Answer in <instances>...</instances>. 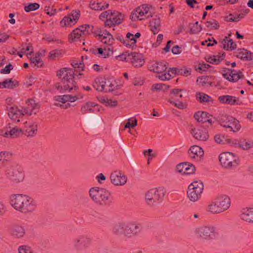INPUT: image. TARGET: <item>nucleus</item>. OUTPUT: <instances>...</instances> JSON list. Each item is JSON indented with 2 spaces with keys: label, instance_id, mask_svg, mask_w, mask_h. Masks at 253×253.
<instances>
[{
  "label": "nucleus",
  "instance_id": "1",
  "mask_svg": "<svg viewBox=\"0 0 253 253\" xmlns=\"http://www.w3.org/2000/svg\"><path fill=\"white\" fill-rule=\"evenodd\" d=\"M9 199L14 209L24 213L34 211L37 206L36 202L27 195L12 194Z\"/></svg>",
  "mask_w": 253,
  "mask_h": 253
},
{
  "label": "nucleus",
  "instance_id": "2",
  "mask_svg": "<svg viewBox=\"0 0 253 253\" xmlns=\"http://www.w3.org/2000/svg\"><path fill=\"white\" fill-rule=\"evenodd\" d=\"M89 194L91 199L100 205H109L112 203L110 192L104 188L92 187L89 191Z\"/></svg>",
  "mask_w": 253,
  "mask_h": 253
},
{
  "label": "nucleus",
  "instance_id": "3",
  "mask_svg": "<svg viewBox=\"0 0 253 253\" xmlns=\"http://www.w3.org/2000/svg\"><path fill=\"white\" fill-rule=\"evenodd\" d=\"M166 193V190L163 187L152 188L145 193V201L147 205L155 206L162 201Z\"/></svg>",
  "mask_w": 253,
  "mask_h": 253
},
{
  "label": "nucleus",
  "instance_id": "4",
  "mask_svg": "<svg viewBox=\"0 0 253 253\" xmlns=\"http://www.w3.org/2000/svg\"><path fill=\"white\" fill-rule=\"evenodd\" d=\"M230 200L225 195L217 197L209 205V211L213 214L220 213L228 209Z\"/></svg>",
  "mask_w": 253,
  "mask_h": 253
},
{
  "label": "nucleus",
  "instance_id": "5",
  "mask_svg": "<svg viewBox=\"0 0 253 253\" xmlns=\"http://www.w3.org/2000/svg\"><path fill=\"white\" fill-rule=\"evenodd\" d=\"M219 161L221 165L227 169H234L239 165V161L237 157L231 152H224L219 156Z\"/></svg>",
  "mask_w": 253,
  "mask_h": 253
},
{
  "label": "nucleus",
  "instance_id": "6",
  "mask_svg": "<svg viewBox=\"0 0 253 253\" xmlns=\"http://www.w3.org/2000/svg\"><path fill=\"white\" fill-rule=\"evenodd\" d=\"M75 74L70 76L65 80V83H58L55 85V88L60 92L65 91L67 90L69 92H71L73 89L77 90L78 87L76 85V83L74 81Z\"/></svg>",
  "mask_w": 253,
  "mask_h": 253
},
{
  "label": "nucleus",
  "instance_id": "7",
  "mask_svg": "<svg viewBox=\"0 0 253 253\" xmlns=\"http://www.w3.org/2000/svg\"><path fill=\"white\" fill-rule=\"evenodd\" d=\"M8 115L9 117L13 120L17 119V122H19L20 120L18 119L21 116L27 114L29 116L32 115V112H29L27 108L23 107H18L17 106H14L10 107H7Z\"/></svg>",
  "mask_w": 253,
  "mask_h": 253
},
{
  "label": "nucleus",
  "instance_id": "8",
  "mask_svg": "<svg viewBox=\"0 0 253 253\" xmlns=\"http://www.w3.org/2000/svg\"><path fill=\"white\" fill-rule=\"evenodd\" d=\"M216 228L213 226H203L196 229V232L203 239L210 240L216 234Z\"/></svg>",
  "mask_w": 253,
  "mask_h": 253
},
{
  "label": "nucleus",
  "instance_id": "9",
  "mask_svg": "<svg viewBox=\"0 0 253 253\" xmlns=\"http://www.w3.org/2000/svg\"><path fill=\"white\" fill-rule=\"evenodd\" d=\"M92 239L87 235H80L73 241V246L78 251H82L88 248L92 243Z\"/></svg>",
  "mask_w": 253,
  "mask_h": 253
},
{
  "label": "nucleus",
  "instance_id": "10",
  "mask_svg": "<svg viewBox=\"0 0 253 253\" xmlns=\"http://www.w3.org/2000/svg\"><path fill=\"white\" fill-rule=\"evenodd\" d=\"M221 73L228 81L234 83L237 82L239 79L244 78V76L241 71L237 72L234 69L222 68Z\"/></svg>",
  "mask_w": 253,
  "mask_h": 253
},
{
  "label": "nucleus",
  "instance_id": "11",
  "mask_svg": "<svg viewBox=\"0 0 253 253\" xmlns=\"http://www.w3.org/2000/svg\"><path fill=\"white\" fill-rule=\"evenodd\" d=\"M7 177L16 182L22 181L24 179V173L19 167H12L7 170Z\"/></svg>",
  "mask_w": 253,
  "mask_h": 253
},
{
  "label": "nucleus",
  "instance_id": "12",
  "mask_svg": "<svg viewBox=\"0 0 253 253\" xmlns=\"http://www.w3.org/2000/svg\"><path fill=\"white\" fill-rule=\"evenodd\" d=\"M125 17V15L118 11H113L111 16H110L109 19L105 22V27H111L116 25L121 24Z\"/></svg>",
  "mask_w": 253,
  "mask_h": 253
},
{
  "label": "nucleus",
  "instance_id": "13",
  "mask_svg": "<svg viewBox=\"0 0 253 253\" xmlns=\"http://www.w3.org/2000/svg\"><path fill=\"white\" fill-rule=\"evenodd\" d=\"M111 182L115 185H124L127 181L126 176L121 171H115L110 175Z\"/></svg>",
  "mask_w": 253,
  "mask_h": 253
},
{
  "label": "nucleus",
  "instance_id": "14",
  "mask_svg": "<svg viewBox=\"0 0 253 253\" xmlns=\"http://www.w3.org/2000/svg\"><path fill=\"white\" fill-rule=\"evenodd\" d=\"M176 170L182 174H191L195 172L196 169L192 164L184 162L177 165Z\"/></svg>",
  "mask_w": 253,
  "mask_h": 253
},
{
  "label": "nucleus",
  "instance_id": "15",
  "mask_svg": "<svg viewBox=\"0 0 253 253\" xmlns=\"http://www.w3.org/2000/svg\"><path fill=\"white\" fill-rule=\"evenodd\" d=\"M10 234L14 238H22L25 234V229L19 224H14L10 229Z\"/></svg>",
  "mask_w": 253,
  "mask_h": 253
},
{
  "label": "nucleus",
  "instance_id": "16",
  "mask_svg": "<svg viewBox=\"0 0 253 253\" xmlns=\"http://www.w3.org/2000/svg\"><path fill=\"white\" fill-rule=\"evenodd\" d=\"M194 117L197 122L203 124H207L208 123L211 125L214 123L212 120L210 118L208 114L206 112L198 111L194 114Z\"/></svg>",
  "mask_w": 253,
  "mask_h": 253
},
{
  "label": "nucleus",
  "instance_id": "17",
  "mask_svg": "<svg viewBox=\"0 0 253 253\" xmlns=\"http://www.w3.org/2000/svg\"><path fill=\"white\" fill-rule=\"evenodd\" d=\"M129 62H131L135 67H140L144 63L143 55L137 52H131Z\"/></svg>",
  "mask_w": 253,
  "mask_h": 253
},
{
  "label": "nucleus",
  "instance_id": "18",
  "mask_svg": "<svg viewBox=\"0 0 253 253\" xmlns=\"http://www.w3.org/2000/svg\"><path fill=\"white\" fill-rule=\"evenodd\" d=\"M148 68L150 71H153L156 73H162L165 71L167 66L166 63L165 62H158L153 61L149 63Z\"/></svg>",
  "mask_w": 253,
  "mask_h": 253
},
{
  "label": "nucleus",
  "instance_id": "19",
  "mask_svg": "<svg viewBox=\"0 0 253 253\" xmlns=\"http://www.w3.org/2000/svg\"><path fill=\"white\" fill-rule=\"evenodd\" d=\"M7 130L3 133H2L1 135L4 136H7L8 135L10 136V137L15 138L19 136L20 134H22V131L21 129L15 126L14 127H11L10 126V124L8 125V126H7Z\"/></svg>",
  "mask_w": 253,
  "mask_h": 253
},
{
  "label": "nucleus",
  "instance_id": "20",
  "mask_svg": "<svg viewBox=\"0 0 253 253\" xmlns=\"http://www.w3.org/2000/svg\"><path fill=\"white\" fill-rule=\"evenodd\" d=\"M74 75V72L71 69L64 68L61 69L57 73V76L60 79L59 83H65V80L70 76Z\"/></svg>",
  "mask_w": 253,
  "mask_h": 253
},
{
  "label": "nucleus",
  "instance_id": "21",
  "mask_svg": "<svg viewBox=\"0 0 253 253\" xmlns=\"http://www.w3.org/2000/svg\"><path fill=\"white\" fill-rule=\"evenodd\" d=\"M218 100L223 104L234 105L240 104V101L239 98L231 95H222L218 97Z\"/></svg>",
  "mask_w": 253,
  "mask_h": 253
},
{
  "label": "nucleus",
  "instance_id": "22",
  "mask_svg": "<svg viewBox=\"0 0 253 253\" xmlns=\"http://www.w3.org/2000/svg\"><path fill=\"white\" fill-rule=\"evenodd\" d=\"M191 133L195 139L200 141H206L209 137L208 133L206 130L203 131L200 129L192 128Z\"/></svg>",
  "mask_w": 253,
  "mask_h": 253
},
{
  "label": "nucleus",
  "instance_id": "23",
  "mask_svg": "<svg viewBox=\"0 0 253 253\" xmlns=\"http://www.w3.org/2000/svg\"><path fill=\"white\" fill-rule=\"evenodd\" d=\"M236 54L237 57L243 60L250 61L253 59V53L244 48L238 49Z\"/></svg>",
  "mask_w": 253,
  "mask_h": 253
},
{
  "label": "nucleus",
  "instance_id": "24",
  "mask_svg": "<svg viewBox=\"0 0 253 253\" xmlns=\"http://www.w3.org/2000/svg\"><path fill=\"white\" fill-rule=\"evenodd\" d=\"M189 156L192 159L197 157L201 158L204 155V151L201 147L197 145H194L190 147L188 150Z\"/></svg>",
  "mask_w": 253,
  "mask_h": 253
},
{
  "label": "nucleus",
  "instance_id": "25",
  "mask_svg": "<svg viewBox=\"0 0 253 253\" xmlns=\"http://www.w3.org/2000/svg\"><path fill=\"white\" fill-rule=\"evenodd\" d=\"M252 208H244L241 211L240 218L247 222H253Z\"/></svg>",
  "mask_w": 253,
  "mask_h": 253
},
{
  "label": "nucleus",
  "instance_id": "26",
  "mask_svg": "<svg viewBox=\"0 0 253 253\" xmlns=\"http://www.w3.org/2000/svg\"><path fill=\"white\" fill-rule=\"evenodd\" d=\"M124 222H118L112 226V233L117 236H121L123 235L124 226H125Z\"/></svg>",
  "mask_w": 253,
  "mask_h": 253
},
{
  "label": "nucleus",
  "instance_id": "27",
  "mask_svg": "<svg viewBox=\"0 0 253 253\" xmlns=\"http://www.w3.org/2000/svg\"><path fill=\"white\" fill-rule=\"evenodd\" d=\"M199 189L197 191L193 189L189 188L188 187V190L187 191V196L189 199L193 202L197 201L201 197V194L202 193L200 191Z\"/></svg>",
  "mask_w": 253,
  "mask_h": 253
},
{
  "label": "nucleus",
  "instance_id": "28",
  "mask_svg": "<svg viewBox=\"0 0 253 253\" xmlns=\"http://www.w3.org/2000/svg\"><path fill=\"white\" fill-rule=\"evenodd\" d=\"M221 43L220 46L226 50H232L236 47V44L233 41L232 39L228 40L227 37H225L224 39L221 41Z\"/></svg>",
  "mask_w": 253,
  "mask_h": 253
},
{
  "label": "nucleus",
  "instance_id": "29",
  "mask_svg": "<svg viewBox=\"0 0 253 253\" xmlns=\"http://www.w3.org/2000/svg\"><path fill=\"white\" fill-rule=\"evenodd\" d=\"M234 120V118L230 116H227L222 115L218 117L217 121L219 124L223 127H226V126H229L231 121Z\"/></svg>",
  "mask_w": 253,
  "mask_h": 253
},
{
  "label": "nucleus",
  "instance_id": "30",
  "mask_svg": "<svg viewBox=\"0 0 253 253\" xmlns=\"http://www.w3.org/2000/svg\"><path fill=\"white\" fill-rule=\"evenodd\" d=\"M78 97L72 95H58L54 97V100L65 103L67 101L74 102L78 99Z\"/></svg>",
  "mask_w": 253,
  "mask_h": 253
},
{
  "label": "nucleus",
  "instance_id": "31",
  "mask_svg": "<svg viewBox=\"0 0 253 253\" xmlns=\"http://www.w3.org/2000/svg\"><path fill=\"white\" fill-rule=\"evenodd\" d=\"M82 35H84L83 29L76 28L69 35V41L70 42L75 41L82 37Z\"/></svg>",
  "mask_w": 253,
  "mask_h": 253
},
{
  "label": "nucleus",
  "instance_id": "32",
  "mask_svg": "<svg viewBox=\"0 0 253 253\" xmlns=\"http://www.w3.org/2000/svg\"><path fill=\"white\" fill-rule=\"evenodd\" d=\"M2 88L13 89L19 85V83L16 80H13L12 79H8L1 83Z\"/></svg>",
  "mask_w": 253,
  "mask_h": 253
},
{
  "label": "nucleus",
  "instance_id": "33",
  "mask_svg": "<svg viewBox=\"0 0 253 253\" xmlns=\"http://www.w3.org/2000/svg\"><path fill=\"white\" fill-rule=\"evenodd\" d=\"M151 30L154 34H157L159 31V28L161 26V21L159 18L153 19L150 22Z\"/></svg>",
  "mask_w": 253,
  "mask_h": 253
},
{
  "label": "nucleus",
  "instance_id": "34",
  "mask_svg": "<svg viewBox=\"0 0 253 253\" xmlns=\"http://www.w3.org/2000/svg\"><path fill=\"white\" fill-rule=\"evenodd\" d=\"M96 105L91 102H88L83 105L81 108V112L83 114H85L87 112L91 113L94 111L93 108Z\"/></svg>",
  "mask_w": 253,
  "mask_h": 253
},
{
  "label": "nucleus",
  "instance_id": "35",
  "mask_svg": "<svg viewBox=\"0 0 253 253\" xmlns=\"http://www.w3.org/2000/svg\"><path fill=\"white\" fill-rule=\"evenodd\" d=\"M90 8L95 10H102L107 8L109 4L105 2H92L89 4Z\"/></svg>",
  "mask_w": 253,
  "mask_h": 253
},
{
  "label": "nucleus",
  "instance_id": "36",
  "mask_svg": "<svg viewBox=\"0 0 253 253\" xmlns=\"http://www.w3.org/2000/svg\"><path fill=\"white\" fill-rule=\"evenodd\" d=\"M132 237L138 235L141 232L142 226L140 224L128 223Z\"/></svg>",
  "mask_w": 253,
  "mask_h": 253
},
{
  "label": "nucleus",
  "instance_id": "37",
  "mask_svg": "<svg viewBox=\"0 0 253 253\" xmlns=\"http://www.w3.org/2000/svg\"><path fill=\"white\" fill-rule=\"evenodd\" d=\"M230 125L229 126H226V128H229L230 131H232L233 132H236L238 131L240 128L241 126L239 124V121L234 118V120H232L231 121Z\"/></svg>",
  "mask_w": 253,
  "mask_h": 253
},
{
  "label": "nucleus",
  "instance_id": "38",
  "mask_svg": "<svg viewBox=\"0 0 253 253\" xmlns=\"http://www.w3.org/2000/svg\"><path fill=\"white\" fill-rule=\"evenodd\" d=\"M188 187L197 191L199 189H201V192L202 193L204 189V184L201 181H194L189 185Z\"/></svg>",
  "mask_w": 253,
  "mask_h": 253
},
{
  "label": "nucleus",
  "instance_id": "39",
  "mask_svg": "<svg viewBox=\"0 0 253 253\" xmlns=\"http://www.w3.org/2000/svg\"><path fill=\"white\" fill-rule=\"evenodd\" d=\"M196 97L201 102H208L210 101L209 99L211 98L208 95L201 92L196 93Z\"/></svg>",
  "mask_w": 253,
  "mask_h": 253
},
{
  "label": "nucleus",
  "instance_id": "40",
  "mask_svg": "<svg viewBox=\"0 0 253 253\" xmlns=\"http://www.w3.org/2000/svg\"><path fill=\"white\" fill-rule=\"evenodd\" d=\"M74 19L70 15L65 16L63 19L60 21V24L62 27H64L66 25H71L73 22Z\"/></svg>",
  "mask_w": 253,
  "mask_h": 253
},
{
  "label": "nucleus",
  "instance_id": "41",
  "mask_svg": "<svg viewBox=\"0 0 253 253\" xmlns=\"http://www.w3.org/2000/svg\"><path fill=\"white\" fill-rule=\"evenodd\" d=\"M104 84H106V86L108 88L105 89V92H112L113 90H115L118 89L119 85L118 84L115 85L112 82H110V81H108L107 82H105Z\"/></svg>",
  "mask_w": 253,
  "mask_h": 253
},
{
  "label": "nucleus",
  "instance_id": "42",
  "mask_svg": "<svg viewBox=\"0 0 253 253\" xmlns=\"http://www.w3.org/2000/svg\"><path fill=\"white\" fill-rule=\"evenodd\" d=\"M33 126H30L29 128L26 130L25 134L28 136L33 137L37 131V126L35 125L34 127Z\"/></svg>",
  "mask_w": 253,
  "mask_h": 253
},
{
  "label": "nucleus",
  "instance_id": "43",
  "mask_svg": "<svg viewBox=\"0 0 253 253\" xmlns=\"http://www.w3.org/2000/svg\"><path fill=\"white\" fill-rule=\"evenodd\" d=\"M40 7V5L38 3H31L24 7L25 10L27 12H30L38 9Z\"/></svg>",
  "mask_w": 253,
  "mask_h": 253
},
{
  "label": "nucleus",
  "instance_id": "44",
  "mask_svg": "<svg viewBox=\"0 0 253 253\" xmlns=\"http://www.w3.org/2000/svg\"><path fill=\"white\" fill-rule=\"evenodd\" d=\"M130 56V53L126 51L123 53L121 55L116 56V59L121 61H126L127 62H129Z\"/></svg>",
  "mask_w": 253,
  "mask_h": 253
},
{
  "label": "nucleus",
  "instance_id": "45",
  "mask_svg": "<svg viewBox=\"0 0 253 253\" xmlns=\"http://www.w3.org/2000/svg\"><path fill=\"white\" fill-rule=\"evenodd\" d=\"M189 27L190 28L189 33L191 34H197L202 30V27L200 25H195L190 24Z\"/></svg>",
  "mask_w": 253,
  "mask_h": 253
},
{
  "label": "nucleus",
  "instance_id": "46",
  "mask_svg": "<svg viewBox=\"0 0 253 253\" xmlns=\"http://www.w3.org/2000/svg\"><path fill=\"white\" fill-rule=\"evenodd\" d=\"M235 145L244 150H247L251 147V144L245 141L238 142L235 143Z\"/></svg>",
  "mask_w": 253,
  "mask_h": 253
},
{
  "label": "nucleus",
  "instance_id": "47",
  "mask_svg": "<svg viewBox=\"0 0 253 253\" xmlns=\"http://www.w3.org/2000/svg\"><path fill=\"white\" fill-rule=\"evenodd\" d=\"M206 26L211 29H217L219 27V25L217 21L215 20H212L206 22Z\"/></svg>",
  "mask_w": 253,
  "mask_h": 253
},
{
  "label": "nucleus",
  "instance_id": "48",
  "mask_svg": "<svg viewBox=\"0 0 253 253\" xmlns=\"http://www.w3.org/2000/svg\"><path fill=\"white\" fill-rule=\"evenodd\" d=\"M130 230V229L129 228L128 223H125L123 235H124L126 237H129V238L132 237V234H131Z\"/></svg>",
  "mask_w": 253,
  "mask_h": 253
},
{
  "label": "nucleus",
  "instance_id": "49",
  "mask_svg": "<svg viewBox=\"0 0 253 253\" xmlns=\"http://www.w3.org/2000/svg\"><path fill=\"white\" fill-rule=\"evenodd\" d=\"M91 33H93L95 37L98 36L99 39H101L103 36L102 29L100 28H97L96 30H94V27H92L91 29Z\"/></svg>",
  "mask_w": 253,
  "mask_h": 253
},
{
  "label": "nucleus",
  "instance_id": "50",
  "mask_svg": "<svg viewBox=\"0 0 253 253\" xmlns=\"http://www.w3.org/2000/svg\"><path fill=\"white\" fill-rule=\"evenodd\" d=\"M113 10H108L107 11L102 12L99 16V18L101 20H103V19L106 18V20L109 19L110 16L112 15Z\"/></svg>",
  "mask_w": 253,
  "mask_h": 253
},
{
  "label": "nucleus",
  "instance_id": "51",
  "mask_svg": "<svg viewBox=\"0 0 253 253\" xmlns=\"http://www.w3.org/2000/svg\"><path fill=\"white\" fill-rule=\"evenodd\" d=\"M211 66L207 63H200L198 67L196 68V70L199 72H203L207 71Z\"/></svg>",
  "mask_w": 253,
  "mask_h": 253
},
{
  "label": "nucleus",
  "instance_id": "52",
  "mask_svg": "<svg viewBox=\"0 0 253 253\" xmlns=\"http://www.w3.org/2000/svg\"><path fill=\"white\" fill-rule=\"evenodd\" d=\"M97 54H100L101 56L104 58L108 57L110 55V52L111 53V54L113 53V51L111 50L109 48H108V51L107 53H106V52H105L101 48H99L97 49Z\"/></svg>",
  "mask_w": 253,
  "mask_h": 253
},
{
  "label": "nucleus",
  "instance_id": "53",
  "mask_svg": "<svg viewBox=\"0 0 253 253\" xmlns=\"http://www.w3.org/2000/svg\"><path fill=\"white\" fill-rule=\"evenodd\" d=\"M19 253H32L30 247L27 246H21L18 249Z\"/></svg>",
  "mask_w": 253,
  "mask_h": 253
},
{
  "label": "nucleus",
  "instance_id": "54",
  "mask_svg": "<svg viewBox=\"0 0 253 253\" xmlns=\"http://www.w3.org/2000/svg\"><path fill=\"white\" fill-rule=\"evenodd\" d=\"M13 66L9 63L8 65L6 66L3 69H2L0 71L1 74H9L10 71L13 69Z\"/></svg>",
  "mask_w": 253,
  "mask_h": 253
},
{
  "label": "nucleus",
  "instance_id": "55",
  "mask_svg": "<svg viewBox=\"0 0 253 253\" xmlns=\"http://www.w3.org/2000/svg\"><path fill=\"white\" fill-rule=\"evenodd\" d=\"M163 86H165L166 88L168 87L166 86V84H154L152 86V90L153 91L154 90H157V91L162 90V89H164V88H163Z\"/></svg>",
  "mask_w": 253,
  "mask_h": 253
},
{
  "label": "nucleus",
  "instance_id": "56",
  "mask_svg": "<svg viewBox=\"0 0 253 253\" xmlns=\"http://www.w3.org/2000/svg\"><path fill=\"white\" fill-rule=\"evenodd\" d=\"M207 61L211 64H218L220 62L219 58H217L216 56H210L208 58Z\"/></svg>",
  "mask_w": 253,
  "mask_h": 253
},
{
  "label": "nucleus",
  "instance_id": "57",
  "mask_svg": "<svg viewBox=\"0 0 253 253\" xmlns=\"http://www.w3.org/2000/svg\"><path fill=\"white\" fill-rule=\"evenodd\" d=\"M31 50V52L29 53V55H31V53L33 52V47L32 46H30V45H27L26 43H25L22 45V48L21 49V52L22 53H26L27 51H30Z\"/></svg>",
  "mask_w": 253,
  "mask_h": 253
},
{
  "label": "nucleus",
  "instance_id": "58",
  "mask_svg": "<svg viewBox=\"0 0 253 253\" xmlns=\"http://www.w3.org/2000/svg\"><path fill=\"white\" fill-rule=\"evenodd\" d=\"M26 104L28 105H31L33 109L39 108L40 107V105L38 103H36L35 101L32 99H29L26 101Z\"/></svg>",
  "mask_w": 253,
  "mask_h": 253
},
{
  "label": "nucleus",
  "instance_id": "59",
  "mask_svg": "<svg viewBox=\"0 0 253 253\" xmlns=\"http://www.w3.org/2000/svg\"><path fill=\"white\" fill-rule=\"evenodd\" d=\"M103 103H105V105L111 107H115L117 105V101L111 99L104 100Z\"/></svg>",
  "mask_w": 253,
  "mask_h": 253
},
{
  "label": "nucleus",
  "instance_id": "60",
  "mask_svg": "<svg viewBox=\"0 0 253 253\" xmlns=\"http://www.w3.org/2000/svg\"><path fill=\"white\" fill-rule=\"evenodd\" d=\"M115 38L118 41L123 42L124 44H125L126 45H128V43H127V42H128V41L127 40H125L124 39V37L122 35H117L115 36Z\"/></svg>",
  "mask_w": 253,
  "mask_h": 253
},
{
  "label": "nucleus",
  "instance_id": "61",
  "mask_svg": "<svg viewBox=\"0 0 253 253\" xmlns=\"http://www.w3.org/2000/svg\"><path fill=\"white\" fill-rule=\"evenodd\" d=\"M99 40H100V41L105 43V44H111L113 43L114 42V40H111V39L109 40V41H110V42H108L109 41H108V38L107 37V36H102V38L101 39H99Z\"/></svg>",
  "mask_w": 253,
  "mask_h": 253
},
{
  "label": "nucleus",
  "instance_id": "62",
  "mask_svg": "<svg viewBox=\"0 0 253 253\" xmlns=\"http://www.w3.org/2000/svg\"><path fill=\"white\" fill-rule=\"evenodd\" d=\"M31 64L33 65L35 63H41V65H43V63L40 58H38V57H35L33 58H30Z\"/></svg>",
  "mask_w": 253,
  "mask_h": 253
},
{
  "label": "nucleus",
  "instance_id": "63",
  "mask_svg": "<svg viewBox=\"0 0 253 253\" xmlns=\"http://www.w3.org/2000/svg\"><path fill=\"white\" fill-rule=\"evenodd\" d=\"M137 126V121L135 119L133 121L132 123H131L129 121H128L125 125V128H130L134 127Z\"/></svg>",
  "mask_w": 253,
  "mask_h": 253
},
{
  "label": "nucleus",
  "instance_id": "64",
  "mask_svg": "<svg viewBox=\"0 0 253 253\" xmlns=\"http://www.w3.org/2000/svg\"><path fill=\"white\" fill-rule=\"evenodd\" d=\"M223 138H224V137L221 136L220 134H217L214 136L215 141L219 144L224 143Z\"/></svg>",
  "mask_w": 253,
  "mask_h": 253
}]
</instances>
